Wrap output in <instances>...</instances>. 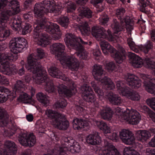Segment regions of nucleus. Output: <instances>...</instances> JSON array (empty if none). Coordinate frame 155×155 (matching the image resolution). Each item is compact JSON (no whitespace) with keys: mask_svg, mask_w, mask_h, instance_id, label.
Returning <instances> with one entry per match:
<instances>
[{"mask_svg":"<svg viewBox=\"0 0 155 155\" xmlns=\"http://www.w3.org/2000/svg\"><path fill=\"white\" fill-rule=\"evenodd\" d=\"M68 18L67 17H64L59 22V23L62 26L66 28L68 25Z\"/></svg>","mask_w":155,"mask_h":155,"instance_id":"obj_51","label":"nucleus"},{"mask_svg":"<svg viewBox=\"0 0 155 155\" xmlns=\"http://www.w3.org/2000/svg\"><path fill=\"white\" fill-rule=\"evenodd\" d=\"M115 112L121 121L134 125L138 124L140 120L139 113L134 109H127L124 110L117 107L115 109Z\"/></svg>","mask_w":155,"mask_h":155,"instance_id":"obj_7","label":"nucleus"},{"mask_svg":"<svg viewBox=\"0 0 155 155\" xmlns=\"http://www.w3.org/2000/svg\"><path fill=\"white\" fill-rule=\"evenodd\" d=\"M150 133L151 135L155 134V128L152 129L150 130ZM149 145L152 147H155V136H154L151 140L149 143Z\"/></svg>","mask_w":155,"mask_h":155,"instance_id":"obj_50","label":"nucleus"},{"mask_svg":"<svg viewBox=\"0 0 155 155\" xmlns=\"http://www.w3.org/2000/svg\"><path fill=\"white\" fill-rule=\"evenodd\" d=\"M147 155H155V153L151 150L150 149H147L146 150Z\"/></svg>","mask_w":155,"mask_h":155,"instance_id":"obj_63","label":"nucleus"},{"mask_svg":"<svg viewBox=\"0 0 155 155\" xmlns=\"http://www.w3.org/2000/svg\"><path fill=\"white\" fill-rule=\"evenodd\" d=\"M20 143L23 146H33L35 143L36 139L35 136L32 134L24 133L20 135L18 138Z\"/></svg>","mask_w":155,"mask_h":155,"instance_id":"obj_18","label":"nucleus"},{"mask_svg":"<svg viewBox=\"0 0 155 155\" xmlns=\"http://www.w3.org/2000/svg\"><path fill=\"white\" fill-rule=\"evenodd\" d=\"M23 84L22 82L21 81H18L17 82V84L15 87V89H16V91H17V88L18 87H20L21 88L23 87Z\"/></svg>","mask_w":155,"mask_h":155,"instance_id":"obj_61","label":"nucleus"},{"mask_svg":"<svg viewBox=\"0 0 155 155\" xmlns=\"http://www.w3.org/2000/svg\"><path fill=\"white\" fill-rule=\"evenodd\" d=\"M111 26L114 33H117L120 31L122 28L120 27L118 23L115 19L114 20L113 23L112 24Z\"/></svg>","mask_w":155,"mask_h":155,"instance_id":"obj_44","label":"nucleus"},{"mask_svg":"<svg viewBox=\"0 0 155 155\" xmlns=\"http://www.w3.org/2000/svg\"><path fill=\"white\" fill-rule=\"evenodd\" d=\"M27 45L26 40L22 38H17L11 41L9 47L11 51L14 54L21 52Z\"/></svg>","mask_w":155,"mask_h":155,"instance_id":"obj_15","label":"nucleus"},{"mask_svg":"<svg viewBox=\"0 0 155 155\" xmlns=\"http://www.w3.org/2000/svg\"><path fill=\"white\" fill-rule=\"evenodd\" d=\"M124 155H140L137 151L130 147H125L123 151Z\"/></svg>","mask_w":155,"mask_h":155,"instance_id":"obj_40","label":"nucleus"},{"mask_svg":"<svg viewBox=\"0 0 155 155\" xmlns=\"http://www.w3.org/2000/svg\"><path fill=\"white\" fill-rule=\"evenodd\" d=\"M128 56L134 67L139 68L141 67L143 64L147 68L152 70L153 74L155 75V62L152 59L146 58L143 62L139 56L131 52H129Z\"/></svg>","mask_w":155,"mask_h":155,"instance_id":"obj_10","label":"nucleus"},{"mask_svg":"<svg viewBox=\"0 0 155 155\" xmlns=\"http://www.w3.org/2000/svg\"><path fill=\"white\" fill-rule=\"evenodd\" d=\"M91 124L97 126L105 134L110 133L111 131L110 127L103 121H98L93 119L90 120Z\"/></svg>","mask_w":155,"mask_h":155,"instance_id":"obj_24","label":"nucleus"},{"mask_svg":"<svg viewBox=\"0 0 155 155\" xmlns=\"http://www.w3.org/2000/svg\"><path fill=\"white\" fill-rule=\"evenodd\" d=\"M102 38L100 39L99 40L101 41L100 45L104 54L105 55H107L108 54V51L111 53L114 52L115 49L107 42L102 40Z\"/></svg>","mask_w":155,"mask_h":155,"instance_id":"obj_29","label":"nucleus"},{"mask_svg":"<svg viewBox=\"0 0 155 155\" xmlns=\"http://www.w3.org/2000/svg\"><path fill=\"white\" fill-rule=\"evenodd\" d=\"M62 6L55 5L51 1H44L43 3L36 4L34 8V12L35 16L36 17H42L44 13V9L45 8L46 12L50 13H57L60 12L62 8Z\"/></svg>","mask_w":155,"mask_h":155,"instance_id":"obj_9","label":"nucleus"},{"mask_svg":"<svg viewBox=\"0 0 155 155\" xmlns=\"http://www.w3.org/2000/svg\"><path fill=\"white\" fill-rule=\"evenodd\" d=\"M108 21V18L105 14L101 15L99 19L100 23L102 25H105Z\"/></svg>","mask_w":155,"mask_h":155,"instance_id":"obj_49","label":"nucleus"},{"mask_svg":"<svg viewBox=\"0 0 155 155\" xmlns=\"http://www.w3.org/2000/svg\"><path fill=\"white\" fill-rule=\"evenodd\" d=\"M117 87L118 92L121 95L133 101H138L140 99V96L136 92H131L130 89L120 81L117 82Z\"/></svg>","mask_w":155,"mask_h":155,"instance_id":"obj_14","label":"nucleus"},{"mask_svg":"<svg viewBox=\"0 0 155 155\" xmlns=\"http://www.w3.org/2000/svg\"><path fill=\"white\" fill-rule=\"evenodd\" d=\"M67 104L66 101L64 99H61L57 102L55 104L57 108H62L65 107Z\"/></svg>","mask_w":155,"mask_h":155,"instance_id":"obj_47","label":"nucleus"},{"mask_svg":"<svg viewBox=\"0 0 155 155\" xmlns=\"http://www.w3.org/2000/svg\"><path fill=\"white\" fill-rule=\"evenodd\" d=\"M92 34L98 40L101 38H105L110 41H117V37H114L111 31L108 30L107 31L103 28L97 26H94L92 28Z\"/></svg>","mask_w":155,"mask_h":155,"instance_id":"obj_13","label":"nucleus"},{"mask_svg":"<svg viewBox=\"0 0 155 155\" xmlns=\"http://www.w3.org/2000/svg\"><path fill=\"white\" fill-rule=\"evenodd\" d=\"M108 138L113 140H117L118 138V136L116 133H113L108 135Z\"/></svg>","mask_w":155,"mask_h":155,"instance_id":"obj_55","label":"nucleus"},{"mask_svg":"<svg viewBox=\"0 0 155 155\" xmlns=\"http://www.w3.org/2000/svg\"><path fill=\"white\" fill-rule=\"evenodd\" d=\"M76 2L78 4H80V5H82L83 4H84L88 0H76Z\"/></svg>","mask_w":155,"mask_h":155,"instance_id":"obj_62","label":"nucleus"},{"mask_svg":"<svg viewBox=\"0 0 155 155\" xmlns=\"http://www.w3.org/2000/svg\"><path fill=\"white\" fill-rule=\"evenodd\" d=\"M91 84L95 92L97 94L99 98L102 99L104 97V92L103 91L97 86L95 82H92Z\"/></svg>","mask_w":155,"mask_h":155,"instance_id":"obj_42","label":"nucleus"},{"mask_svg":"<svg viewBox=\"0 0 155 155\" xmlns=\"http://www.w3.org/2000/svg\"><path fill=\"white\" fill-rule=\"evenodd\" d=\"M49 74L53 77L61 79L64 81H68L72 85L69 90L66 86L63 84L60 85L58 87V91L59 94L63 96H70L74 94L77 91L74 88V83L68 78L65 77L61 72L55 67H51L48 69Z\"/></svg>","mask_w":155,"mask_h":155,"instance_id":"obj_5","label":"nucleus"},{"mask_svg":"<svg viewBox=\"0 0 155 155\" xmlns=\"http://www.w3.org/2000/svg\"><path fill=\"white\" fill-rule=\"evenodd\" d=\"M78 10L80 16L82 17L90 18L92 16V12L89 8L86 7L81 6Z\"/></svg>","mask_w":155,"mask_h":155,"instance_id":"obj_33","label":"nucleus"},{"mask_svg":"<svg viewBox=\"0 0 155 155\" xmlns=\"http://www.w3.org/2000/svg\"><path fill=\"white\" fill-rule=\"evenodd\" d=\"M11 26L12 29L15 30L19 31L23 35L29 32L31 30V26L28 24H26L24 28L21 27V19L18 17L13 18L11 20Z\"/></svg>","mask_w":155,"mask_h":155,"instance_id":"obj_17","label":"nucleus"},{"mask_svg":"<svg viewBox=\"0 0 155 155\" xmlns=\"http://www.w3.org/2000/svg\"><path fill=\"white\" fill-rule=\"evenodd\" d=\"M7 2V1L6 0H5L4 1L1 0L0 1V10L3 8V7H5L6 3Z\"/></svg>","mask_w":155,"mask_h":155,"instance_id":"obj_60","label":"nucleus"},{"mask_svg":"<svg viewBox=\"0 0 155 155\" xmlns=\"http://www.w3.org/2000/svg\"><path fill=\"white\" fill-rule=\"evenodd\" d=\"M118 51H117L115 49V51L111 53V55L114 58L117 63L121 64L125 59V51L121 46L118 47Z\"/></svg>","mask_w":155,"mask_h":155,"instance_id":"obj_25","label":"nucleus"},{"mask_svg":"<svg viewBox=\"0 0 155 155\" xmlns=\"http://www.w3.org/2000/svg\"><path fill=\"white\" fill-rule=\"evenodd\" d=\"M93 53L94 56L96 57H98L101 55L100 51L98 48L94 50Z\"/></svg>","mask_w":155,"mask_h":155,"instance_id":"obj_58","label":"nucleus"},{"mask_svg":"<svg viewBox=\"0 0 155 155\" xmlns=\"http://www.w3.org/2000/svg\"><path fill=\"white\" fill-rule=\"evenodd\" d=\"M153 48L152 43L150 41H148L144 45L140 47V50L144 53H147L148 51Z\"/></svg>","mask_w":155,"mask_h":155,"instance_id":"obj_41","label":"nucleus"},{"mask_svg":"<svg viewBox=\"0 0 155 155\" xmlns=\"http://www.w3.org/2000/svg\"><path fill=\"white\" fill-rule=\"evenodd\" d=\"M10 90L4 87H0V103H3L7 100V97L5 94L9 93Z\"/></svg>","mask_w":155,"mask_h":155,"instance_id":"obj_39","label":"nucleus"},{"mask_svg":"<svg viewBox=\"0 0 155 155\" xmlns=\"http://www.w3.org/2000/svg\"><path fill=\"white\" fill-rule=\"evenodd\" d=\"M141 77L144 80L143 86L145 90L150 93L155 95V84L151 81H153L155 79H150V76L144 74H142ZM146 102L151 108L155 111V97L147 99Z\"/></svg>","mask_w":155,"mask_h":155,"instance_id":"obj_11","label":"nucleus"},{"mask_svg":"<svg viewBox=\"0 0 155 155\" xmlns=\"http://www.w3.org/2000/svg\"><path fill=\"white\" fill-rule=\"evenodd\" d=\"M7 21L5 23V25H2L0 24V38H2L4 39L8 37L10 34V30L7 28H6L7 26Z\"/></svg>","mask_w":155,"mask_h":155,"instance_id":"obj_35","label":"nucleus"},{"mask_svg":"<svg viewBox=\"0 0 155 155\" xmlns=\"http://www.w3.org/2000/svg\"><path fill=\"white\" fill-rule=\"evenodd\" d=\"M148 115L153 121L155 123V113L150 110L148 113Z\"/></svg>","mask_w":155,"mask_h":155,"instance_id":"obj_56","label":"nucleus"},{"mask_svg":"<svg viewBox=\"0 0 155 155\" xmlns=\"http://www.w3.org/2000/svg\"><path fill=\"white\" fill-rule=\"evenodd\" d=\"M34 27L35 28L33 34L34 41L37 44L42 46H45L48 44L49 39L45 34L39 32L40 28H45L47 32L53 34L52 37L55 39H58L61 36L59 27L56 24L43 20L38 25H35Z\"/></svg>","mask_w":155,"mask_h":155,"instance_id":"obj_2","label":"nucleus"},{"mask_svg":"<svg viewBox=\"0 0 155 155\" xmlns=\"http://www.w3.org/2000/svg\"><path fill=\"white\" fill-rule=\"evenodd\" d=\"M66 6H67V12H70L74 11L76 8L74 5L72 3L69 2L66 3Z\"/></svg>","mask_w":155,"mask_h":155,"instance_id":"obj_48","label":"nucleus"},{"mask_svg":"<svg viewBox=\"0 0 155 155\" xmlns=\"http://www.w3.org/2000/svg\"><path fill=\"white\" fill-rule=\"evenodd\" d=\"M105 98L111 103L115 105L120 104L123 101L120 97L112 92L108 93L106 95Z\"/></svg>","mask_w":155,"mask_h":155,"instance_id":"obj_30","label":"nucleus"},{"mask_svg":"<svg viewBox=\"0 0 155 155\" xmlns=\"http://www.w3.org/2000/svg\"><path fill=\"white\" fill-rule=\"evenodd\" d=\"M137 136L138 140L143 141L151 136L150 132L145 130H139L137 132Z\"/></svg>","mask_w":155,"mask_h":155,"instance_id":"obj_32","label":"nucleus"},{"mask_svg":"<svg viewBox=\"0 0 155 155\" xmlns=\"http://www.w3.org/2000/svg\"><path fill=\"white\" fill-rule=\"evenodd\" d=\"M5 147L6 148V151L2 152L0 149V155H12L15 154L17 151L15 143L12 141L6 140L4 143Z\"/></svg>","mask_w":155,"mask_h":155,"instance_id":"obj_22","label":"nucleus"},{"mask_svg":"<svg viewBox=\"0 0 155 155\" xmlns=\"http://www.w3.org/2000/svg\"><path fill=\"white\" fill-rule=\"evenodd\" d=\"M79 28L82 35H88L90 33V28L87 23L83 22L79 25Z\"/></svg>","mask_w":155,"mask_h":155,"instance_id":"obj_38","label":"nucleus"},{"mask_svg":"<svg viewBox=\"0 0 155 155\" xmlns=\"http://www.w3.org/2000/svg\"><path fill=\"white\" fill-rule=\"evenodd\" d=\"M1 83L4 84H8V80L5 77L2 76Z\"/></svg>","mask_w":155,"mask_h":155,"instance_id":"obj_59","label":"nucleus"},{"mask_svg":"<svg viewBox=\"0 0 155 155\" xmlns=\"http://www.w3.org/2000/svg\"><path fill=\"white\" fill-rule=\"evenodd\" d=\"M64 41L68 48L75 49L78 51L76 54L78 57L82 59H85L87 58V53L84 50L81 44L83 45H90L91 44V41H84L81 38H76L74 35L70 34H68L66 35Z\"/></svg>","mask_w":155,"mask_h":155,"instance_id":"obj_4","label":"nucleus"},{"mask_svg":"<svg viewBox=\"0 0 155 155\" xmlns=\"http://www.w3.org/2000/svg\"><path fill=\"white\" fill-rule=\"evenodd\" d=\"M37 55L39 58H41L45 56L44 51L41 48H38L37 49Z\"/></svg>","mask_w":155,"mask_h":155,"instance_id":"obj_53","label":"nucleus"},{"mask_svg":"<svg viewBox=\"0 0 155 155\" xmlns=\"http://www.w3.org/2000/svg\"><path fill=\"white\" fill-rule=\"evenodd\" d=\"M81 93L84 100L88 102H93L95 100V96L92 94L91 87L87 84H84L81 87Z\"/></svg>","mask_w":155,"mask_h":155,"instance_id":"obj_19","label":"nucleus"},{"mask_svg":"<svg viewBox=\"0 0 155 155\" xmlns=\"http://www.w3.org/2000/svg\"><path fill=\"white\" fill-rule=\"evenodd\" d=\"M34 55H31L28 58V63L26 64V68L33 73L34 81L38 84L46 81L45 88V90L50 93L54 91L55 88L52 82L47 78V73L44 69H40V65L35 59Z\"/></svg>","mask_w":155,"mask_h":155,"instance_id":"obj_1","label":"nucleus"},{"mask_svg":"<svg viewBox=\"0 0 155 155\" xmlns=\"http://www.w3.org/2000/svg\"><path fill=\"white\" fill-rule=\"evenodd\" d=\"M37 100L44 105L47 106L49 103L48 96L42 93H39L36 94Z\"/></svg>","mask_w":155,"mask_h":155,"instance_id":"obj_36","label":"nucleus"},{"mask_svg":"<svg viewBox=\"0 0 155 155\" xmlns=\"http://www.w3.org/2000/svg\"><path fill=\"white\" fill-rule=\"evenodd\" d=\"M6 97H7V99L9 98L10 100H13L14 98L16 96V93L15 92L13 91L11 92L10 91V92L9 93L5 94Z\"/></svg>","mask_w":155,"mask_h":155,"instance_id":"obj_52","label":"nucleus"},{"mask_svg":"<svg viewBox=\"0 0 155 155\" xmlns=\"http://www.w3.org/2000/svg\"><path fill=\"white\" fill-rule=\"evenodd\" d=\"M151 35L152 40L155 42V30H153L151 32Z\"/></svg>","mask_w":155,"mask_h":155,"instance_id":"obj_64","label":"nucleus"},{"mask_svg":"<svg viewBox=\"0 0 155 155\" xmlns=\"http://www.w3.org/2000/svg\"><path fill=\"white\" fill-rule=\"evenodd\" d=\"M51 52L54 54L64 67H68L72 71L77 70L79 64L78 60L73 55L67 56L63 53L65 49L64 46L61 43H54L50 47Z\"/></svg>","mask_w":155,"mask_h":155,"instance_id":"obj_3","label":"nucleus"},{"mask_svg":"<svg viewBox=\"0 0 155 155\" xmlns=\"http://www.w3.org/2000/svg\"><path fill=\"white\" fill-rule=\"evenodd\" d=\"M80 150V147L78 143L73 139L69 140L67 138H65L64 142H62L60 146L57 145L51 153L43 155H66L68 150L75 153L79 152Z\"/></svg>","mask_w":155,"mask_h":155,"instance_id":"obj_6","label":"nucleus"},{"mask_svg":"<svg viewBox=\"0 0 155 155\" xmlns=\"http://www.w3.org/2000/svg\"><path fill=\"white\" fill-rule=\"evenodd\" d=\"M19 100L25 103H29L31 101V97L27 94L22 93L19 97Z\"/></svg>","mask_w":155,"mask_h":155,"instance_id":"obj_43","label":"nucleus"},{"mask_svg":"<svg viewBox=\"0 0 155 155\" xmlns=\"http://www.w3.org/2000/svg\"><path fill=\"white\" fill-rule=\"evenodd\" d=\"M8 117L7 113L0 108V122L3 124L1 125L2 126H6L8 121Z\"/></svg>","mask_w":155,"mask_h":155,"instance_id":"obj_37","label":"nucleus"},{"mask_svg":"<svg viewBox=\"0 0 155 155\" xmlns=\"http://www.w3.org/2000/svg\"><path fill=\"white\" fill-rule=\"evenodd\" d=\"M89 121L83 120L78 118L73 120L72 123L73 127L75 130H80L81 128L84 129V130H87L90 127V124H91Z\"/></svg>","mask_w":155,"mask_h":155,"instance_id":"obj_23","label":"nucleus"},{"mask_svg":"<svg viewBox=\"0 0 155 155\" xmlns=\"http://www.w3.org/2000/svg\"><path fill=\"white\" fill-rule=\"evenodd\" d=\"M64 116L61 114L57 119L51 121V124L54 127L60 130H65L69 127L68 121L64 119Z\"/></svg>","mask_w":155,"mask_h":155,"instance_id":"obj_21","label":"nucleus"},{"mask_svg":"<svg viewBox=\"0 0 155 155\" xmlns=\"http://www.w3.org/2000/svg\"><path fill=\"white\" fill-rule=\"evenodd\" d=\"M96 153L102 155H120L115 147L107 141L102 147H98L96 150Z\"/></svg>","mask_w":155,"mask_h":155,"instance_id":"obj_16","label":"nucleus"},{"mask_svg":"<svg viewBox=\"0 0 155 155\" xmlns=\"http://www.w3.org/2000/svg\"><path fill=\"white\" fill-rule=\"evenodd\" d=\"M120 137L124 143L130 145L134 141L135 137L131 132L128 130H123L120 133Z\"/></svg>","mask_w":155,"mask_h":155,"instance_id":"obj_20","label":"nucleus"},{"mask_svg":"<svg viewBox=\"0 0 155 155\" xmlns=\"http://www.w3.org/2000/svg\"><path fill=\"white\" fill-rule=\"evenodd\" d=\"M87 143L91 145H95L100 144L101 142V138L97 133L94 134H90L86 137Z\"/></svg>","mask_w":155,"mask_h":155,"instance_id":"obj_27","label":"nucleus"},{"mask_svg":"<svg viewBox=\"0 0 155 155\" xmlns=\"http://www.w3.org/2000/svg\"><path fill=\"white\" fill-rule=\"evenodd\" d=\"M103 70L100 65H95L94 66L92 71V75L94 78L101 82L104 88L107 87L109 89H113L115 87V85L111 80L107 77L101 79V76L103 73Z\"/></svg>","mask_w":155,"mask_h":155,"instance_id":"obj_12","label":"nucleus"},{"mask_svg":"<svg viewBox=\"0 0 155 155\" xmlns=\"http://www.w3.org/2000/svg\"><path fill=\"white\" fill-rule=\"evenodd\" d=\"M129 85L134 86L135 88L139 87L141 85V82L138 78L132 74H128L125 77Z\"/></svg>","mask_w":155,"mask_h":155,"instance_id":"obj_26","label":"nucleus"},{"mask_svg":"<svg viewBox=\"0 0 155 155\" xmlns=\"http://www.w3.org/2000/svg\"><path fill=\"white\" fill-rule=\"evenodd\" d=\"M105 69L109 72H111L115 70L116 66L115 63L113 62H108L105 65Z\"/></svg>","mask_w":155,"mask_h":155,"instance_id":"obj_46","label":"nucleus"},{"mask_svg":"<svg viewBox=\"0 0 155 155\" xmlns=\"http://www.w3.org/2000/svg\"><path fill=\"white\" fill-rule=\"evenodd\" d=\"M122 18L120 19L121 26L123 27L124 24H123V21L125 22V24L126 25V28L127 31H131L133 29V22L130 19L129 16H127L125 19H123Z\"/></svg>","mask_w":155,"mask_h":155,"instance_id":"obj_34","label":"nucleus"},{"mask_svg":"<svg viewBox=\"0 0 155 155\" xmlns=\"http://www.w3.org/2000/svg\"><path fill=\"white\" fill-rule=\"evenodd\" d=\"M18 58L16 54L12 55L10 53L1 54L0 53V67L2 72L7 75L14 74L17 72L15 66L11 64L8 61H15Z\"/></svg>","mask_w":155,"mask_h":155,"instance_id":"obj_8","label":"nucleus"},{"mask_svg":"<svg viewBox=\"0 0 155 155\" xmlns=\"http://www.w3.org/2000/svg\"><path fill=\"white\" fill-rule=\"evenodd\" d=\"M103 0H91V3L94 6L97 8V5L103 2Z\"/></svg>","mask_w":155,"mask_h":155,"instance_id":"obj_57","label":"nucleus"},{"mask_svg":"<svg viewBox=\"0 0 155 155\" xmlns=\"http://www.w3.org/2000/svg\"><path fill=\"white\" fill-rule=\"evenodd\" d=\"M99 113L101 118L104 120H110L112 118L113 112L110 108L108 107H102Z\"/></svg>","mask_w":155,"mask_h":155,"instance_id":"obj_28","label":"nucleus"},{"mask_svg":"<svg viewBox=\"0 0 155 155\" xmlns=\"http://www.w3.org/2000/svg\"><path fill=\"white\" fill-rule=\"evenodd\" d=\"M127 42L129 46L132 50L136 52H138L137 46L135 45L131 38H128L127 40Z\"/></svg>","mask_w":155,"mask_h":155,"instance_id":"obj_45","label":"nucleus"},{"mask_svg":"<svg viewBox=\"0 0 155 155\" xmlns=\"http://www.w3.org/2000/svg\"><path fill=\"white\" fill-rule=\"evenodd\" d=\"M125 11L123 8H121L117 9L116 12V15L120 17V18L121 16L123 15L125 13Z\"/></svg>","mask_w":155,"mask_h":155,"instance_id":"obj_54","label":"nucleus"},{"mask_svg":"<svg viewBox=\"0 0 155 155\" xmlns=\"http://www.w3.org/2000/svg\"><path fill=\"white\" fill-rule=\"evenodd\" d=\"M61 114L51 109H47L45 111V116L51 119L50 122L51 124L52 121L55 120L60 116Z\"/></svg>","mask_w":155,"mask_h":155,"instance_id":"obj_31","label":"nucleus"}]
</instances>
